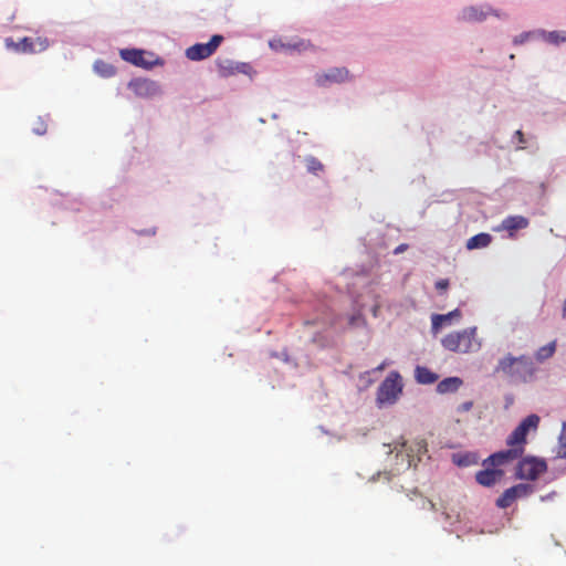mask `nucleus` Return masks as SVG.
<instances>
[{"instance_id":"c9c22d12","label":"nucleus","mask_w":566,"mask_h":566,"mask_svg":"<svg viewBox=\"0 0 566 566\" xmlns=\"http://www.w3.org/2000/svg\"><path fill=\"white\" fill-rule=\"evenodd\" d=\"M377 311H378V306H375L374 310H373L374 316H377Z\"/></svg>"},{"instance_id":"20e7f679","label":"nucleus","mask_w":566,"mask_h":566,"mask_svg":"<svg viewBox=\"0 0 566 566\" xmlns=\"http://www.w3.org/2000/svg\"><path fill=\"white\" fill-rule=\"evenodd\" d=\"M402 391L401 376L398 371H391L380 384L377 390L378 405H391L396 402Z\"/></svg>"},{"instance_id":"aec40b11","label":"nucleus","mask_w":566,"mask_h":566,"mask_svg":"<svg viewBox=\"0 0 566 566\" xmlns=\"http://www.w3.org/2000/svg\"><path fill=\"white\" fill-rule=\"evenodd\" d=\"M556 350V340L548 343L545 346L539 347L535 353V358L537 361L542 363L548 358H551Z\"/></svg>"},{"instance_id":"ddd939ff","label":"nucleus","mask_w":566,"mask_h":566,"mask_svg":"<svg viewBox=\"0 0 566 566\" xmlns=\"http://www.w3.org/2000/svg\"><path fill=\"white\" fill-rule=\"evenodd\" d=\"M461 312L457 308L448 314H434L431 317L432 329L438 332L442 326L449 324L453 318H460Z\"/></svg>"},{"instance_id":"72a5a7b5","label":"nucleus","mask_w":566,"mask_h":566,"mask_svg":"<svg viewBox=\"0 0 566 566\" xmlns=\"http://www.w3.org/2000/svg\"><path fill=\"white\" fill-rule=\"evenodd\" d=\"M524 41V35H520V38H515V43H522Z\"/></svg>"},{"instance_id":"2f4dec72","label":"nucleus","mask_w":566,"mask_h":566,"mask_svg":"<svg viewBox=\"0 0 566 566\" xmlns=\"http://www.w3.org/2000/svg\"><path fill=\"white\" fill-rule=\"evenodd\" d=\"M515 136L517 137L518 143H521V144H524V143H525L524 134L522 133V130H516V132H515Z\"/></svg>"},{"instance_id":"0eeeda50","label":"nucleus","mask_w":566,"mask_h":566,"mask_svg":"<svg viewBox=\"0 0 566 566\" xmlns=\"http://www.w3.org/2000/svg\"><path fill=\"white\" fill-rule=\"evenodd\" d=\"M223 36L214 34L207 43H196L186 50V57L190 61H201L211 56L222 43Z\"/></svg>"},{"instance_id":"a878e982","label":"nucleus","mask_w":566,"mask_h":566,"mask_svg":"<svg viewBox=\"0 0 566 566\" xmlns=\"http://www.w3.org/2000/svg\"><path fill=\"white\" fill-rule=\"evenodd\" d=\"M144 55H146L145 51H144ZM163 64H164V62L160 59L151 60V59H147L146 56H144V70H149V69H153L155 65H163Z\"/></svg>"},{"instance_id":"39448f33","label":"nucleus","mask_w":566,"mask_h":566,"mask_svg":"<svg viewBox=\"0 0 566 566\" xmlns=\"http://www.w3.org/2000/svg\"><path fill=\"white\" fill-rule=\"evenodd\" d=\"M547 470V464L544 460L533 457L522 459L516 468V478L521 480H536L542 473Z\"/></svg>"},{"instance_id":"c85d7f7f","label":"nucleus","mask_w":566,"mask_h":566,"mask_svg":"<svg viewBox=\"0 0 566 566\" xmlns=\"http://www.w3.org/2000/svg\"><path fill=\"white\" fill-rule=\"evenodd\" d=\"M448 287H449V281H448V280H446V279H443V280H439V281H437V282H436V289H437L438 291L443 292V291H446Z\"/></svg>"},{"instance_id":"f03ea898","label":"nucleus","mask_w":566,"mask_h":566,"mask_svg":"<svg viewBox=\"0 0 566 566\" xmlns=\"http://www.w3.org/2000/svg\"><path fill=\"white\" fill-rule=\"evenodd\" d=\"M495 371L502 373L512 381L527 382L533 379L536 369L530 357L525 355L514 357L509 354L499 360Z\"/></svg>"},{"instance_id":"f8f14e48","label":"nucleus","mask_w":566,"mask_h":566,"mask_svg":"<svg viewBox=\"0 0 566 566\" xmlns=\"http://www.w3.org/2000/svg\"><path fill=\"white\" fill-rule=\"evenodd\" d=\"M120 96L128 102L137 101L142 96V80L134 78L120 91Z\"/></svg>"},{"instance_id":"bb28decb","label":"nucleus","mask_w":566,"mask_h":566,"mask_svg":"<svg viewBox=\"0 0 566 566\" xmlns=\"http://www.w3.org/2000/svg\"><path fill=\"white\" fill-rule=\"evenodd\" d=\"M475 460L473 459L472 455L470 454H465L463 457H460L458 460H457V464L460 465V467H468L472 463H474Z\"/></svg>"},{"instance_id":"473e14b6","label":"nucleus","mask_w":566,"mask_h":566,"mask_svg":"<svg viewBox=\"0 0 566 566\" xmlns=\"http://www.w3.org/2000/svg\"><path fill=\"white\" fill-rule=\"evenodd\" d=\"M386 366H387V363H386V361H382V363H381V364L376 368V370H382V369H385V368H386Z\"/></svg>"},{"instance_id":"cd10ccee","label":"nucleus","mask_w":566,"mask_h":566,"mask_svg":"<svg viewBox=\"0 0 566 566\" xmlns=\"http://www.w3.org/2000/svg\"><path fill=\"white\" fill-rule=\"evenodd\" d=\"M473 402L472 401H465L458 406L457 410L458 412H468L472 409Z\"/></svg>"},{"instance_id":"7ed1b4c3","label":"nucleus","mask_w":566,"mask_h":566,"mask_svg":"<svg viewBox=\"0 0 566 566\" xmlns=\"http://www.w3.org/2000/svg\"><path fill=\"white\" fill-rule=\"evenodd\" d=\"M444 349L454 353H472L481 348V340L478 338V328L469 327L462 331L451 332L441 339Z\"/></svg>"},{"instance_id":"4be33fe9","label":"nucleus","mask_w":566,"mask_h":566,"mask_svg":"<svg viewBox=\"0 0 566 566\" xmlns=\"http://www.w3.org/2000/svg\"><path fill=\"white\" fill-rule=\"evenodd\" d=\"M557 455L566 459V422L562 423V430L558 436Z\"/></svg>"},{"instance_id":"c756f323","label":"nucleus","mask_w":566,"mask_h":566,"mask_svg":"<svg viewBox=\"0 0 566 566\" xmlns=\"http://www.w3.org/2000/svg\"><path fill=\"white\" fill-rule=\"evenodd\" d=\"M407 249H408V244H406V243H401V244H399V245L394 250V253H395V254H400V253L405 252Z\"/></svg>"},{"instance_id":"f257e3e1","label":"nucleus","mask_w":566,"mask_h":566,"mask_svg":"<svg viewBox=\"0 0 566 566\" xmlns=\"http://www.w3.org/2000/svg\"><path fill=\"white\" fill-rule=\"evenodd\" d=\"M538 424L539 417L537 415L527 416L509 436L506 443L510 446V449L491 454L485 460V463L490 462L492 465H503L521 458L524 452L527 433L531 430L535 431Z\"/></svg>"},{"instance_id":"f3484780","label":"nucleus","mask_w":566,"mask_h":566,"mask_svg":"<svg viewBox=\"0 0 566 566\" xmlns=\"http://www.w3.org/2000/svg\"><path fill=\"white\" fill-rule=\"evenodd\" d=\"M462 385V379L459 377H449L441 380L437 386L439 394H448L457 391Z\"/></svg>"},{"instance_id":"9d476101","label":"nucleus","mask_w":566,"mask_h":566,"mask_svg":"<svg viewBox=\"0 0 566 566\" xmlns=\"http://www.w3.org/2000/svg\"><path fill=\"white\" fill-rule=\"evenodd\" d=\"M530 224L527 218L523 216H509L497 227V231H507L511 238L514 237L515 231L525 229Z\"/></svg>"},{"instance_id":"4468645a","label":"nucleus","mask_w":566,"mask_h":566,"mask_svg":"<svg viewBox=\"0 0 566 566\" xmlns=\"http://www.w3.org/2000/svg\"><path fill=\"white\" fill-rule=\"evenodd\" d=\"M245 67L247 64H234L228 60L218 62V71L223 77H228L240 72H245Z\"/></svg>"},{"instance_id":"6ab92c4d","label":"nucleus","mask_w":566,"mask_h":566,"mask_svg":"<svg viewBox=\"0 0 566 566\" xmlns=\"http://www.w3.org/2000/svg\"><path fill=\"white\" fill-rule=\"evenodd\" d=\"M94 71L102 77H112L116 73L115 66L103 60H97L94 63Z\"/></svg>"},{"instance_id":"5701e85b","label":"nucleus","mask_w":566,"mask_h":566,"mask_svg":"<svg viewBox=\"0 0 566 566\" xmlns=\"http://www.w3.org/2000/svg\"><path fill=\"white\" fill-rule=\"evenodd\" d=\"M512 493H514V495L516 496V499L518 497H525L530 494L533 493L534 489L532 485L530 484H516V485H513L510 488Z\"/></svg>"},{"instance_id":"393cba45","label":"nucleus","mask_w":566,"mask_h":566,"mask_svg":"<svg viewBox=\"0 0 566 566\" xmlns=\"http://www.w3.org/2000/svg\"><path fill=\"white\" fill-rule=\"evenodd\" d=\"M546 41L553 44L566 42V31H552L545 35Z\"/></svg>"},{"instance_id":"6e6552de","label":"nucleus","mask_w":566,"mask_h":566,"mask_svg":"<svg viewBox=\"0 0 566 566\" xmlns=\"http://www.w3.org/2000/svg\"><path fill=\"white\" fill-rule=\"evenodd\" d=\"M483 465L485 469L480 470L475 474L476 482L483 486L494 485L504 475V472L497 469L499 465H492L490 462L485 463V460L483 461Z\"/></svg>"},{"instance_id":"f704fd0d","label":"nucleus","mask_w":566,"mask_h":566,"mask_svg":"<svg viewBox=\"0 0 566 566\" xmlns=\"http://www.w3.org/2000/svg\"><path fill=\"white\" fill-rule=\"evenodd\" d=\"M359 318H360V317L352 316V317H350V321H349V324H350V325H354V324H355V322H356V319H359Z\"/></svg>"},{"instance_id":"9b49d317","label":"nucleus","mask_w":566,"mask_h":566,"mask_svg":"<svg viewBox=\"0 0 566 566\" xmlns=\"http://www.w3.org/2000/svg\"><path fill=\"white\" fill-rule=\"evenodd\" d=\"M489 14H495L496 17H500V14H497L496 11L492 10L490 7H488L486 10L478 7H468L462 10L460 19L467 22H481L485 20Z\"/></svg>"},{"instance_id":"1a4fd4ad","label":"nucleus","mask_w":566,"mask_h":566,"mask_svg":"<svg viewBox=\"0 0 566 566\" xmlns=\"http://www.w3.org/2000/svg\"><path fill=\"white\" fill-rule=\"evenodd\" d=\"M349 77V72L345 67H334L327 72L316 74L315 81L318 86H327L333 83H343Z\"/></svg>"},{"instance_id":"7c9ffc66","label":"nucleus","mask_w":566,"mask_h":566,"mask_svg":"<svg viewBox=\"0 0 566 566\" xmlns=\"http://www.w3.org/2000/svg\"><path fill=\"white\" fill-rule=\"evenodd\" d=\"M34 132L39 135H42L45 133V125L44 123H40V126H38L36 128H34Z\"/></svg>"},{"instance_id":"b1692460","label":"nucleus","mask_w":566,"mask_h":566,"mask_svg":"<svg viewBox=\"0 0 566 566\" xmlns=\"http://www.w3.org/2000/svg\"><path fill=\"white\" fill-rule=\"evenodd\" d=\"M306 168L308 172L312 174H318L319 171H323L324 166L323 164L315 157L310 156L305 159Z\"/></svg>"},{"instance_id":"e433bc0d","label":"nucleus","mask_w":566,"mask_h":566,"mask_svg":"<svg viewBox=\"0 0 566 566\" xmlns=\"http://www.w3.org/2000/svg\"><path fill=\"white\" fill-rule=\"evenodd\" d=\"M270 45H271V48H273V49H277V45H276V43H275V42H271V43H270Z\"/></svg>"},{"instance_id":"2eb2a0df","label":"nucleus","mask_w":566,"mask_h":566,"mask_svg":"<svg viewBox=\"0 0 566 566\" xmlns=\"http://www.w3.org/2000/svg\"><path fill=\"white\" fill-rule=\"evenodd\" d=\"M491 242L492 237L489 233L481 232L479 234L471 237L467 241L465 247L468 250L483 249L489 247Z\"/></svg>"},{"instance_id":"412c9836","label":"nucleus","mask_w":566,"mask_h":566,"mask_svg":"<svg viewBox=\"0 0 566 566\" xmlns=\"http://www.w3.org/2000/svg\"><path fill=\"white\" fill-rule=\"evenodd\" d=\"M516 500V496L514 493H512L511 489H506L503 494L496 500V505L500 509H507L510 507L513 502Z\"/></svg>"},{"instance_id":"dca6fc26","label":"nucleus","mask_w":566,"mask_h":566,"mask_svg":"<svg viewBox=\"0 0 566 566\" xmlns=\"http://www.w3.org/2000/svg\"><path fill=\"white\" fill-rule=\"evenodd\" d=\"M417 382L422 385H431L438 380V375L423 366H417L415 369Z\"/></svg>"},{"instance_id":"423d86ee","label":"nucleus","mask_w":566,"mask_h":566,"mask_svg":"<svg viewBox=\"0 0 566 566\" xmlns=\"http://www.w3.org/2000/svg\"><path fill=\"white\" fill-rule=\"evenodd\" d=\"M6 46L19 53H40L49 48L46 38H23L19 42H14L11 38L6 39Z\"/></svg>"},{"instance_id":"a211bd4d","label":"nucleus","mask_w":566,"mask_h":566,"mask_svg":"<svg viewBox=\"0 0 566 566\" xmlns=\"http://www.w3.org/2000/svg\"><path fill=\"white\" fill-rule=\"evenodd\" d=\"M120 57L136 66H142V50L139 49H120Z\"/></svg>"}]
</instances>
